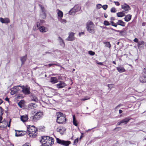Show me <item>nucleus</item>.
Wrapping results in <instances>:
<instances>
[{"mask_svg": "<svg viewBox=\"0 0 146 146\" xmlns=\"http://www.w3.org/2000/svg\"><path fill=\"white\" fill-rule=\"evenodd\" d=\"M27 127V131H22L24 132V134L27 133L29 136L31 137H35L36 136L37 133V129L34 126H31L30 125H28Z\"/></svg>", "mask_w": 146, "mask_h": 146, "instance_id": "1", "label": "nucleus"}, {"mask_svg": "<svg viewBox=\"0 0 146 146\" xmlns=\"http://www.w3.org/2000/svg\"><path fill=\"white\" fill-rule=\"evenodd\" d=\"M57 116L56 122L59 124L63 123L66 121L65 115L63 113L59 112L56 113Z\"/></svg>", "mask_w": 146, "mask_h": 146, "instance_id": "2", "label": "nucleus"}, {"mask_svg": "<svg viewBox=\"0 0 146 146\" xmlns=\"http://www.w3.org/2000/svg\"><path fill=\"white\" fill-rule=\"evenodd\" d=\"M94 25L92 22L89 21L87 22L86 25V29L87 31L93 34L95 33L94 29Z\"/></svg>", "mask_w": 146, "mask_h": 146, "instance_id": "3", "label": "nucleus"}, {"mask_svg": "<svg viewBox=\"0 0 146 146\" xmlns=\"http://www.w3.org/2000/svg\"><path fill=\"white\" fill-rule=\"evenodd\" d=\"M36 26L34 27L33 28L34 30L36 31L39 29L41 33H46L47 32L48 29L47 28H46L43 26H40L39 22H37L36 23Z\"/></svg>", "mask_w": 146, "mask_h": 146, "instance_id": "4", "label": "nucleus"}, {"mask_svg": "<svg viewBox=\"0 0 146 146\" xmlns=\"http://www.w3.org/2000/svg\"><path fill=\"white\" fill-rule=\"evenodd\" d=\"M42 113L41 112H38L33 116L30 117V119L33 121L36 122L40 119L42 115Z\"/></svg>", "mask_w": 146, "mask_h": 146, "instance_id": "5", "label": "nucleus"}, {"mask_svg": "<svg viewBox=\"0 0 146 146\" xmlns=\"http://www.w3.org/2000/svg\"><path fill=\"white\" fill-rule=\"evenodd\" d=\"M140 81L142 83L146 82V68H144L139 78Z\"/></svg>", "mask_w": 146, "mask_h": 146, "instance_id": "6", "label": "nucleus"}, {"mask_svg": "<svg viewBox=\"0 0 146 146\" xmlns=\"http://www.w3.org/2000/svg\"><path fill=\"white\" fill-rule=\"evenodd\" d=\"M81 7L79 5H76L72 8L69 12V14L70 15H74L76 12L79 11Z\"/></svg>", "mask_w": 146, "mask_h": 146, "instance_id": "7", "label": "nucleus"}, {"mask_svg": "<svg viewBox=\"0 0 146 146\" xmlns=\"http://www.w3.org/2000/svg\"><path fill=\"white\" fill-rule=\"evenodd\" d=\"M56 142L57 143L65 146H68L71 143L70 141H65L56 138Z\"/></svg>", "mask_w": 146, "mask_h": 146, "instance_id": "8", "label": "nucleus"}, {"mask_svg": "<svg viewBox=\"0 0 146 146\" xmlns=\"http://www.w3.org/2000/svg\"><path fill=\"white\" fill-rule=\"evenodd\" d=\"M22 90V92L25 95H28L30 94V88L28 87L27 85L25 86H21Z\"/></svg>", "mask_w": 146, "mask_h": 146, "instance_id": "9", "label": "nucleus"}, {"mask_svg": "<svg viewBox=\"0 0 146 146\" xmlns=\"http://www.w3.org/2000/svg\"><path fill=\"white\" fill-rule=\"evenodd\" d=\"M121 8L124 10L123 11L127 13L128 12L129 10L130 9L129 6L127 4L125 3L121 5Z\"/></svg>", "mask_w": 146, "mask_h": 146, "instance_id": "10", "label": "nucleus"}, {"mask_svg": "<svg viewBox=\"0 0 146 146\" xmlns=\"http://www.w3.org/2000/svg\"><path fill=\"white\" fill-rule=\"evenodd\" d=\"M66 86V84L63 81H60L56 85V87L58 88H62Z\"/></svg>", "mask_w": 146, "mask_h": 146, "instance_id": "11", "label": "nucleus"}, {"mask_svg": "<svg viewBox=\"0 0 146 146\" xmlns=\"http://www.w3.org/2000/svg\"><path fill=\"white\" fill-rule=\"evenodd\" d=\"M74 33L73 32H70L69 33L68 37L66 39V40L68 41H72L74 39Z\"/></svg>", "mask_w": 146, "mask_h": 146, "instance_id": "12", "label": "nucleus"}, {"mask_svg": "<svg viewBox=\"0 0 146 146\" xmlns=\"http://www.w3.org/2000/svg\"><path fill=\"white\" fill-rule=\"evenodd\" d=\"M0 21L3 23H8L10 22V20L8 18L3 19L1 17Z\"/></svg>", "mask_w": 146, "mask_h": 146, "instance_id": "13", "label": "nucleus"}, {"mask_svg": "<svg viewBox=\"0 0 146 146\" xmlns=\"http://www.w3.org/2000/svg\"><path fill=\"white\" fill-rule=\"evenodd\" d=\"M66 131V129L64 127H59L57 128L56 131L59 132L62 135L63 134V133Z\"/></svg>", "mask_w": 146, "mask_h": 146, "instance_id": "14", "label": "nucleus"}, {"mask_svg": "<svg viewBox=\"0 0 146 146\" xmlns=\"http://www.w3.org/2000/svg\"><path fill=\"white\" fill-rule=\"evenodd\" d=\"M39 6L40 7L41 10L42 12V13L43 14V15L44 16V17L43 18H46V11L45 9L44 8V7L40 4H39Z\"/></svg>", "mask_w": 146, "mask_h": 146, "instance_id": "15", "label": "nucleus"}, {"mask_svg": "<svg viewBox=\"0 0 146 146\" xmlns=\"http://www.w3.org/2000/svg\"><path fill=\"white\" fill-rule=\"evenodd\" d=\"M48 136H44L42 137V138L40 140V141L41 143L44 144L46 143H47V141Z\"/></svg>", "mask_w": 146, "mask_h": 146, "instance_id": "16", "label": "nucleus"}, {"mask_svg": "<svg viewBox=\"0 0 146 146\" xmlns=\"http://www.w3.org/2000/svg\"><path fill=\"white\" fill-rule=\"evenodd\" d=\"M58 40L60 45L63 48L65 46V44L63 39L60 36H59L58 38Z\"/></svg>", "mask_w": 146, "mask_h": 146, "instance_id": "17", "label": "nucleus"}, {"mask_svg": "<svg viewBox=\"0 0 146 146\" xmlns=\"http://www.w3.org/2000/svg\"><path fill=\"white\" fill-rule=\"evenodd\" d=\"M118 72L120 73H122L124 72L125 71L124 68L121 66H119L116 68Z\"/></svg>", "mask_w": 146, "mask_h": 146, "instance_id": "18", "label": "nucleus"}, {"mask_svg": "<svg viewBox=\"0 0 146 146\" xmlns=\"http://www.w3.org/2000/svg\"><path fill=\"white\" fill-rule=\"evenodd\" d=\"M50 82L52 84H55L58 82L57 78L55 77H52L50 78Z\"/></svg>", "mask_w": 146, "mask_h": 146, "instance_id": "19", "label": "nucleus"}, {"mask_svg": "<svg viewBox=\"0 0 146 146\" xmlns=\"http://www.w3.org/2000/svg\"><path fill=\"white\" fill-rule=\"evenodd\" d=\"M28 107L30 109H34L37 106L36 105L35 103H30L28 105Z\"/></svg>", "mask_w": 146, "mask_h": 146, "instance_id": "20", "label": "nucleus"}, {"mask_svg": "<svg viewBox=\"0 0 146 146\" xmlns=\"http://www.w3.org/2000/svg\"><path fill=\"white\" fill-rule=\"evenodd\" d=\"M47 142L53 144L54 141V139L52 137L48 136Z\"/></svg>", "mask_w": 146, "mask_h": 146, "instance_id": "21", "label": "nucleus"}, {"mask_svg": "<svg viewBox=\"0 0 146 146\" xmlns=\"http://www.w3.org/2000/svg\"><path fill=\"white\" fill-rule=\"evenodd\" d=\"M21 119L22 121L23 122H25L28 119V116L26 115L22 116L21 117Z\"/></svg>", "mask_w": 146, "mask_h": 146, "instance_id": "22", "label": "nucleus"}, {"mask_svg": "<svg viewBox=\"0 0 146 146\" xmlns=\"http://www.w3.org/2000/svg\"><path fill=\"white\" fill-rule=\"evenodd\" d=\"M130 119L129 117H127L121 121V123L127 124L129 121Z\"/></svg>", "mask_w": 146, "mask_h": 146, "instance_id": "23", "label": "nucleus"}, {"mask_svg": "<svg viewBox=\"0 0 146 146\" xmlns=\"http://www.w3.org/2000/svg\"><path fill=\"white\" fill-rule=\"evenodd\" d=\"M125 23L121 20H119L117 22V25H118L122 27H124L125 25Z\"/></svg>", "mask_w": 146, "mask_h": 146, "instance_id": "24", "label": "nucleus"}, {"mask_svg": "<svg viewBox=\"0 0 146 146\" xmlns=\"http://www.w3.org/2000/svg\"><path fill=\"white\" fill-rule=\"evenodd\" d=\"M131 15L130 14L127 15L124 18V20L125 21L128 22L131 19Z\"/></svg>", "mask_w": 146, "mask_h": 146, "instance_id": "25", "label": "nucleus"}, {"mask_svg": "<svg viewBox=\"0 0 146 146\" xmlns=\"http://www.w3.org/2000/svg\"><path fill=\"white\" fill-rule=\"evenodd\" d=\"M27 59V55L23 56L20 58V60L22 64H24L25 62L26 61Z\"/></svg>", "mask_w": 146, "mask_h": 146, "instance_id": "26", "label": "nucleus"}, {"mask_svg": "<svg viewBox=\"0 0 146 146\" xmlns=\"http://www.w3.org/2000/svg\"><path fill=\"white\" fill-rule=\"evenodd\" d=\"M117 15L118 17H121L125 16V13L123 11H122V12L117 13Z\"/></svg>", "mask_w": 146, "mask_h": 146, "instance_id": "27", "label": "nucleus"}, {"mask_svg": "<svg viewBox=\"0 0 146 146\" xmlns=\"http://www.w3.org/2000/svg\"><path fill=\"white\" fill-rule=\"evenodd\" d=\"M31 97L32 101H34L36 102H38V100L37 98L35 96L32 95Z\"/></svg>", "mask_w": 146, "mask_h": 146, "instance_id": "28", "label": "nucleus"}, {"mask_svg": "<svg viewBox=\"0 0 146 146\" xmlns=\"http://www.w3.org/2000/svg\"><path fill=\"white\" fill-rule=\"evenodd\" d=\"M18 92L17 90H16V89L15 88V86L14 87L11 89V94L12 95H14L16 93Z\"/></svg>", "mask_w": 146, "mask_h": 146, "instance_id": "29", "label": "nucleus"}, {"mask_svg": "<svg viewBox=\"0 0 146 146\" xmlns=\"http://www.w3.org/2000/svg\"><path fill=\"white\" fill-rule=\"evenodd\" d=\"M104 44H105L106 47L110 48L111 47V45L109 42H103Z\"/></svg>", "mask_w": 146, "mask_h": 146, "instance_id": "30", "label": "nucleus"}, {"mask_svg": "<svg viewBox=\"0 0 146 146\" xmlns=\"http://www.w3.org/2000/svg\"><path fill=\"white\" fill-rule=\"evenodd\" d=\"M57 10L58 11L57 13L58 16L60 18L62 17L63 16L62 12L59 9H58Z\"/></svg>", "mask_w": 146, "mask_h": 146, "instance_id": "31", "label": "nucleus"}, {"mask_svg": "<svg viewBox=\"0 0 146 146\" xmlns=\"http://www.w3.org/2000/svg\"><path fill=\"white\" fill-rule=\"evenodd\" d=\"M73 124L75 126H77V121L76 120V118L75 115H74L73 116Z\"/></svg>", "mask_w": 146, "mask_h": 146, "instance_id": "32", "label": "nucleus"}, {"mask_svg": "<svg viewBox=\"0 0 146 146\" xmlns=\"http://www.w3.org/2000/svg\"><path fill=\"white\" fill-rule=\"evenodd\" d=\"M24 104V101L21 100L20 101L18 104V105L21 108H22Z\"/></svg>", "mask_w": 146, "mask_h": 146, "instance_id": "33", "label": "nucleus"}, {"mask_svg": "<svg viewBox=\"0 0 146 146\" xmlns=\"http://www.w3.org/2000/svg\"><path fill=\"white\" fill-rule=\"evenodd\" d=\"M53 144L47 142L44 144H42V145L41 146H51Z\"/></svg>", "mask_w": 146, "mask_h": 146, "instance_id": "34", "label": "nucleus"}, {"mask_svg": "<svg viewBox=\"0 0 146 146\" xmlns=\"http://www.w3.org/2000/svg\"><path fill=\"white\" fill-rule=\"evenodd\" d=\"M104 24L105 26H108L110 25V23L107 21H105L104 22Z\"/></svg>", "mask_w": 146, "mask_h": 146, "instance_id": "35", "label": "nucleus"}, {"mask_svg": "<svg viewBox=\"0 0 146 146\" xmlns=\"http://www.w3.org/2000/svg\"><path fill=\"white\" fill-rule=\"evenodd\" d=\"M4 110L2 108L0 107V116H2Z\"/></svg>", "mask_w": 146, "mask_h": 146, "instance_id": "36", "label": "nucleus"}, {"mask_svg": "<svg viewBox=\"0 0 146 146\" xmlns=\"http://www.w3.org/2000/svg\"><path fill=\"white\" fill-rule=\"evenodd\" d=\"M111 25L112 26L116 27H117V23H115L113 21H110Z\"/></svg>", "mask_w": 146, "mask_h": 146, "instance_id": "37", "label": "nucleus"}, {"mask_svg": "<svg viewBox=\"0 0 146 146\" xmlns=\"http://www.w3.org/2000/svg\"><path fill=\"white\" fill-rule=\"evenodd\" d=\"M15 135L16 137H19V136H22L23 135V134H22L21 133H17L16 132V133H15Z\"/></svg>", "mask_w": 146, "mask_h": 146, "instance_id": "38", "label": "nucleus"}, {"mask_svg": "<svg viewBox=\"0 0 146 146\" xmlns=\"http://www.w3.org/2000/svg\"><path fill=\"white\" fill-rule=\"evenodd\" d=\"M110 11L112 13H115L116 12L115 8L112 7Z\"/></svg>", "mask_w": 146, "mask_h": 146, "instance_id": "39", "label": "nucleus"}, {"mask_svg": "<svg viewBox=\"0 0 146 146\" xmlns=\"http://www.w3.org/2000/svg\"><path fill=\"white\" fill-rule=\"evenodd\" d=\"M110 29L112 31H114L115 32H119V33H122L123 32L122 31H120L119 30H117L114 29H113L112 28H111Z\"/></svg>", "mask_w": 146, "mask_h": 146, "instance_id": "40", "label": "nucleus"}, {"mask_svg": "<svg viewBox=\"0 0 146 146\" xmlns=\"http://www.w3.org/2000/svg\"><path fill=\"white\" fill-rule=\"evenodd\" d=\"M60 22L63 23H65L66 22V20L64 19H61L60 20Z\"/></svg>", "mask_w": 146, "mask_h": 146, "instance_id": "41", "label": "nucleus"}, {"mask_svg": "<svg viewBox=\"0 0 146 146\" xmlns=\"http://www.w3.org/2000/svg\"><path fill=\"white\" fill-rule=\"evenodd\" d=\"M88 53L89 54L92 55V56H93V55H94L95 54V52H93L92 51H89V52H88Z\"/></svg>", "mask_w": 146, "mask_h": 146, "instance_id": "42", "label": "nucleus"}, {"mask_svg": "<svg viewBox=\"0 0 146 146\" xmlns=\"http://www.w3.org/2000/svg\"><path fill=\"white\" fill-rule=\"evenodd\" d=\"M108 5H105L102 6V7L103 8V9L104 10H106L108 8Z\"/></svg>", "mask_w": 146, "mask_h": 146, "instance_id": "43", "label": "nucleus"}, {"mask_svg": "<svg viewBox=\"0 0 146 146\" xmlns=\"http://www.w3.org/2000/svg\"><path fill=\"white\" fill-rule=\"evenodd\" d=\"M102 7V5L100 4H98L96 5V7L98 9H100Z\"/></svg>", "mask_w": 146, "mask_h": 146, "instance_id": "44", "label": "nucleus"}, {"mask_svg": "<svg viewBox=\"0 0 146 146\" xmlns=\"http://www.w3.org/2000/svg\"><path fill=\"white\" fill-rule=\"evenodd\" d=\"M7 127V125H2L0 126V128H1V129H3L4 128H6Z\"/></svg>", "mask_w": 146, "mask_h": 146, "instance_id": "45", "label": "nucleus"}, {"mask_svg": "<svg viewBox=\"0 0 146 146\" xmlns=\"http://www.w3.org/2000/svg\"><path fill=\"white\" fill-rule=\"evenodd\" d=\"M113 2L115 3V4L117 6H119L120 5L119 3V2L117 1H114Z\"/></svg>", "mask_w": 146, "mask_h": 146, "instance_id": "46", "label": "nucleus"}, {"mask_svg": "<svg viewBox=\"0 0 146 146\" xmlns=\"http://www.w3.org/2000/svg\"><path fill=\"white\" fill-rule=\"evenodd\" d=\"M78 138L76 139H75L74 141V143L75 144H77L78 142Z\"/></svg>", "mask_w": 146, "mask_h": 146, "instance_id": "47", "label": "nucleus"}, {"mask_svg": "<svg viewBox=\"0 0 146 146\" xmlns=\"http://www.w3.org/2000/svg\"><path fill=\"white\" fill-rule=\"evenodd\" d=\"M23 146H31L30 143H26L25 144L23 145Z\"/></svg>", "mask_w": 146, "mask_h": 146, "instance_id": "48", "label": "nucleus"}, {"mask_svg": "<svg viewBox=\"0 0 146 146\" xmlns=\"http://www.w3.org/2000/svg\"><path fill=\"white\" fill-rule=\"evenodd\" d=\"M15 88L16 89V90H17V91L18 92L19 90L20 89L19 88V87H18V86H15Z\"/></svg>", "mask_w": 146, "mask_h": 146, "instance_id": "49", "label": "nucleus"}, {"mask_svg": "<svg viewBox=\"0 0 146 146\" xmlns=\"http://www.w3.org/2000/svg\"><path fill=\"white\" fill-rule=\"evenodd\" d=\"M138 39H137V38H135L133 40V41L134 42H138Z\"/></svg>", "mask_w": 146, "mask_h": 146, "instance_id": "50", "label": "nucleus"}, {"mask_svg": "<svg viewBox=\"0 0 146 146\" xmlns=\"http://www.w3.org/2000/svg\"><path fill=\"white\" fill-rule=\"evenodd\" d=\"M122 106V104H119L115 108V109L118 108L119 107H120L121 106Z\"/></svg>", "mask_w": 146, "mask_h": 146, "instance_id": "51", "label": "nucleus"}, {"mask_svg": "<svg viewBox=\"0 0 146 146\" xmlns=\"http://www.w3.org/2000/svg\"><path fill=\"white\" fill-rule=\"evenodd\" d=\"M121 127H116L115 129H117L118 130H121Z\"/></svg>", "mask_w": 146, "mask_h": 146, "instance_id": "52", "label": "nucleus"}, {"mask_svg": "<svg viewBox=\"0 0 146 146\" xmlns=\"http://www.w3.org/2000/svg\"><path fill=\"white\" fill-rule=\"evenodd\" d=\"M115 18L114 17H111L110 18V20L111 21H113L115 20Z\"/></svg>", "mask_w": 146, "mask_h": 146, "instance_id": "53", "label": "nucleus"}, {"mask_svg": "<svg viewBox=\"0 0 146 146\" xmlns=\"http://www.w3.org/2000/svg\"><path fill=\"white\" fill-rule=\"evenodd\" d=\"M90 99V98H84L82 99V100H83V101H85V100H88V99Z\"/></svg>", "mask_w": 146, "mask_h": 146, "instance_id": "54", "label": "nucleus"}, {"mask_svg": "<svg viewBox=\"0 0 146 146\" xmlns=\"http://www.w3.org/2000/svg\"><path fill=\"white\" fill-rule=\"evenodd\" d=\"M3 117L2 116H0V122H2L1 120H2Z\"/></svg>", "mask_w": 146, "mask_h": 146, "instance_id": "55", "label": "nucleus"}, {"mask_svg": "<svg viewBox=\"0 0 146 146\" xmlns=\"http://www.w3.org/2000/svg\"><path fill=\"white\" fill-rule=\"evenodd\" d=\"M5 100L6 101H8V102H9V98H6L5 99Z\"/></svg>", "mask_w": 146, "mask_h": 146, "instance_id": "56", "label": "nucleus"}, {"mask_svg": "<svg viewBox=\"0 0 146 146\" xmlns=\"http://www.w3.org/2000/svg\"><path fill=\"white\" fill-rule=\"evenodd\" d=\"M5 125H7V126L8 127H9L10 126V123H9L8 124H5Z\"/></svg>", "mask_w": 146, "mask_h": 146, "instance_id": "57", "label": "nucleus"}, {"mask_svg": "<svg viewBox=\"0 0 146 146\" xmlns=\"http://www.w3.org/2000/svg\"><path fill=\"white\" fill-rule=\"evenodd\" d=\"M3 102V101L1 99H0V105H1Z\"/></svg>", "mask_w": 146, "mask_h": 146, "instance_id": "58", "label": "nucleus"}, {"mask_svg": "<svg viewBox=\"0 0 146 146\" xmlns=\"http://www.w3.org/2000/svg\"><path fill=\"white\" fill-rule=\"evenodd\" d=\"M98 64L100 65H103L102 63V62H98Z\"/></svg>", "mask_w": 146, "mask_h": 146, "instance_id": "59", "label": "nucleus"}, {"mask_svg": "<svg viewBox=\"0 0 146 146\" xmlns=\"http://www.w3.org/2000/svg\"><path fill=\"white\" fill-rule=\"evenodd\" d=\"M84 32H82L81 33H80L79 34V35L80 36L81 34H84Z\"/></svg>", "mask_w": 146, "mask_h": 146, "instance_id": "60", "label": "nucleus"}, {"mask_svg": "<svg viewBox=\"0 0 146 146\" xmlns=\"http://www.w3.org/2000/svg\"><path fill=\"white\" fill-rule=\"evenodd\" d=\"M121 121H120V122H118L117 124L118 125H120L121 124Z\"/></svg>", "mask_w": 146, "mask_h": 146, "instance_id": "61", "label": "nucleus"}, {"mask_svg": "<svg viewBox=\"0 0 146 146\" xmlns=\"http://www.w3.org/2000/svg\"><path fill=\"white\" fill-rule=\"evenodd\" d=\"M104 16L105 18H106L107 17L108 15L106 14L105 13L104 15Z\"/></svg>", "mask_w": 146, "mask_h": 146, "instance_id": "62", "label": "nucleus"}, {"mask_svg": "<svg viewBox=\"0 0 146 146\" xmlns=\"http://www.w3.org/2000/svg\"><path fill=\"white\" fill-rule=\"evenodd\" d=\"M122 112V111L121 110H119V113H121Z\"/></svg>", "mask_w": 146, "mask_h": 146, "instance_id": "63", "label": "nucleus"}, {"mask_svg": "<svg viewBox=\"0 0 146 146\" xmlns=\"http://www.w3.org/2000/svg\"><path fill=\"white\" fill-rule=\"evenodd\" d=\"M40 21L41 23H44V21L43 20H40Z\"/></svg>", "mask_w": 146, "mask_h": 146, "instance_id": "64", "label": "nucleus"}]
</instances>
